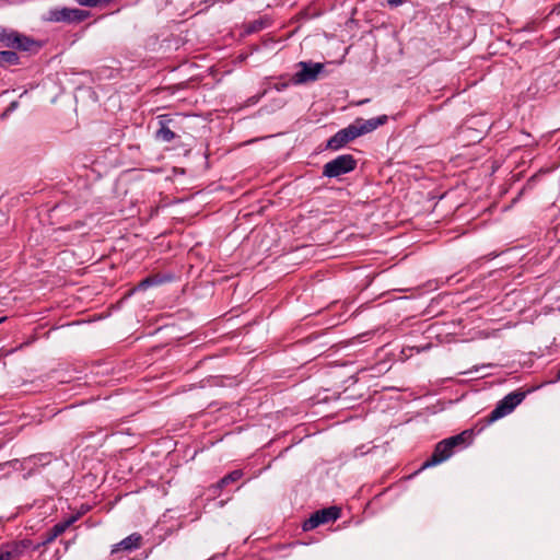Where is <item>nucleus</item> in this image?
Wrapping results in <instances>:
<instances>
[{
    "label": "nucleus",
    "instance_id": "obj_1",
    "mask_svg": "<svg viewBox=\"0 0 560 560\" xmlns=\"http://www.w3.org/2000/svg\"><path fill=\"white\" fill-rule=\"evenodd\" d=\"M470 439L471 432L464 431L439 442L432 455L422 464L421 469L433 467L447 460L455 453L456 448L466 447Z\"/></svg>",
    "mask_w": 560,
    "mask_h": 560
},
{
    "label": "nucleus",
    "instance_id": "obj_2",
    "mask_svg": "<svg viewBox=\"0 0 560 560\" xmlns=\"http://www.w3.org/2000/svg\"><path fill=\"white\" fill-rule=\"evenodd\" d=\"M0 42H2L4 46L9 48L23 51H32L34 48H40V44L32 37L21 34L14 30H8L4 27H0Z\"/></svg>",
    "mask_w": 560,
    "mask_h": 560
},
{
    "label": "nucleus",
    "instance_id": "obj_3",
    "mask_svg": "<svg viewBox=\"0 0 560 560\" xmlns=\"http://www.w3.org/2000/svg\"><path fill=\"white\" fill-rule=\"evenodd\" d=\"M357 167V160L351 154H341L327 162L323 167V175L336 178L352 172Z\"/></svg>",
    "mask_w": 560,
    "mask_h": 560
},
{
    "label": "nucleus",
    "instance_id": "obj_4",
    "mask_svg": "<svg viewBox=\"0 0 560 560\" xmlns=\"http://www.w3.org/2000/svg\"><path fill=\"white\" fill-rule=\"evenodd\" d=\"M525 398L524 392H512L504 396L489 413L488 422H494L510 415Z\"/></svg>",
    "mask_w": 560,
    "mask_h": 560
},
{
    "label": "nucleus",
    "instance_id": "obj_5",
    "mask_svg": "<svg viewBox=\"0 0 560 560\" xmlns=\"http://www.w3.org/2000/svg\"><path fill=\"white\" fill-rule=\"evenodd\" d=\"M89 16V11L65 7L49 10L47 20L50 22L79 23Z\"/></svg>",
    "mask_w": 560,
    "mask_h": 560
},
{
    "label": "nucleus",
    "instance_id": "obj_6",
    "mask_svg": "<svg viewBox=\"0 0 560 560\" xmlns=\"http://www.w3.org/2000/svg\"><path fill=\"white\" fill-rule=\"evenodd\" d=\"M299 67L301 70L292 78L294 84H304L317 80L319 73L324 69L323 63L312 61H301L299 62Z\"/></svg>",
    "mask_w": 560,
    "mask_h": 560
},
{
    "label": "nucleus",
    "instance_id": "obj_7",
    "mask_svg": "<svg viewBox=\"0 0 560 560\" xmlns=\"http://www.w3.org/2000/svg\"><path fill=\"white\" fill-rule=\"evenodd\" d=\"M80 515H72L69 518L54 525L43 537V540L34 547V550H38L40 547L52 542L58 536L63 534L72 524L79 520Z\"/></svg>",
    "mask_w": 560,
    "mask_h": 560
},
{
    "label": "nucleus",
    "instance_id": "obj_8",
    "mask_svg": "<svg viewBox=\"0 0 560 560\" xmlns=\"http://www.w3.org/2000/svg\"><path fill=\"white\" fill-rule=\"evenodd\" d=\"M387 119L388 118L386 115H382L370 119L358 118L352 124H350V126L358 138L377 129L380 126L384 125L387 121Z\"/></svg>",
    "mask_w": 560,
    "mask_h": 560
},
{
    "label": "nucleus",
    "instance_id": "obj_9",
    "mask_svg": "<svg viewBox=\"0 0 560 560\" xmlns=\"http://www.w3.org/2000/svg\"><path fill=\"white\" fill-rule=\"evenodd\" d=\"M357 139L354 131L351 126H347L343 129L337 131L328 141L327 148L331 150H339L345 147L348 142Z\"/></svg>",
    "mask_w": 560,
    "mask_h": 560
},
{
    "label": "nucleus",
    "instance_id": "obj_10",
    "mask_svg": "<svg viewBox=\"0 0 560 560\" xmlns=\"http://www.w3.org/2000/svg\"><path fill=\"white\" fill-rule=\"evenodd\" d=\"M36 545L30 539H23L4 546V549L10 553V560L20 558L27 549H33Z\"/></svg>",
    "mask_w": 560,
    "mask_h": 560
},
{
    "label": "nucleus",
    "instance_id": "obj_11",
    "mask_svg": "<svg viewBox=\"0 0 560 560\" xmlns=\"http://www.w3.org/2000/svg\"><path fill=\"white\" fill-rule=\"evenodd\" d=\"M141 540H142L141 535L138 533H133V534L129 535L128 537L124 538L117 545H115L112 552H116L117 550L131 551V550L138 549L140 547Z\"/></svg>",
    "mask_w": 560,
    "mask_h": 560
},
{
    "label": "nucleus",
    "instance_id": "obj_12",
    "mask_svg": "<svg viewBox=\"0 0 560 560\" xmlns=\"http://www.w3.org/2000/svg\"><path fill=\"white\" fill-rule=\"evenodd\" d=\"M172 279L171 276L168 275H152V276H149L144 279H142L138 285H137V290H141V291H144L151 287H155V285H160L164 282H167Z\"/></svg>",
    "mask_w": 560,
    "mask_h": 560
},
{
    "label": "nucleus",
    "instance_id": "obj_13",
    "mask_svg": "<svg viewBox=\"0 0 560 560\" xmlns=\"http://www.w3.org/2000/svg\"><path fill=\"white\" fill-rule=\"evenodd\" d=\"M20 57L19 55L13 50H2L0 51V66L1 67H9L19 65Z\"/></svg>",
    "mask_w": 560,
    "mask_h": 560
},
{
    "label": "nucleus",
    "instance_id": "obj_14",
    "mask_svg": "<svg viewBox=\"0 0 560 560\" xmlns=\"http://www.w3.org/2000/svg\"><path fill=\"white\" fill-rule=\"evenodd\" d=\"M155 138L163 142H171L176 138V135L166 126L165 122L160 121V128L155 132Z\"/></svg>",
    "mask_w": 560,
    "mask_h": 560
},
{
    "label": "nucleus",
    "instance_id": "obj_15",
    "mask_svg": "<svg viewBox=\"0 0 560 560\" xmlns=\"http://www.w3.org/2000/svg\"><path fill=\"white\" fill-rule=\"evenodd\" d=\"M317 512H318L320 520L324 524L334 522L337 518H339V516H340V510L336 506L323 509Z\"/></svg>",
    "mask_w": 560,
    "mask_h": 560
},
{
    "label": "nucleus",
    "instance_id": "obj_16",
    "mask_svg": "<svg viewBox=\"0 0 560 560\" xmlns=\"http://www.w3.org/2000/svg\"><path fill=\"white\" fill-rule=\"evenodd\" d=\"M242 477H243L242 470H240V469L233 470L230 474L225 475L223 478H221L219 480V482L217 483V487L219 489H223L228 485L240 480Z\"/></svg>",
    "mask_w": 560,
    "mask_h": 560
},
{
    "label": "nucleus",
    "instance_id": "obj_17",
    "mask_svg": "<svg viewBox=\"0 0 560 560\" xmlns=\"http://www.w3.org/2000/svg\"><path fill=\"white\" fill-rule=\"evenodd\" d=\"M320 524H324L320 520V516L318 512H315L308 520H306L303 524L304 530H311L319 526Z\"/></svg>",
    "mask_w": 560,
    "mask_h": 560
},
{
    "label": "nucleus",
    "instance_id": "obj_18",
    "mask_svg": "<svg viewBox=\"0 0 560 560\" xmlns=\"http://www.w3.org/2000/svg\"><path fill=\"white\" fill-rule=\"evenodd\" d=\"M80 5L95 8L102 3H107L109 0H75Z\"/></svg>",
    "mask_w": 560,
    "mask_h": 560
},
{
    "label": "nucleus",
    "instance_id": "obj_19",
    "mask_svg": "<svg viewBox=\"0 0 560 560\" xmlns=\"http://www.w3.org/2000/svg\"><path fill=\"white\" fill-rule=\"evenodd\" d=\"M18 107H19L18 101L11 102L9 104V106L5 108V110L3 112L2 116L8 117L11 113H13L15 109H18Z\"/></svg>",
    "mask_w": 560,
    "mask_h": 560
},
{
    "label": "nucleus",
    "instance_id": "obj_20",
    "mask_svg": "<svg viewBox=\"0 0 560 560\" xmlns=\"http://www.w3.org/2000/svg\"><path fill=\"white\" fill-rule=\"evenodd\" d=\"M408 0H387V3L392 8H397L404 3H406Z\"/></svg>",
    "mask_w": 560,
    "mask_h": 560
},
{
    "label": "nucleus",
    "instance_id": "obj_21",
    "mask_svg": "<svg viewBox=\"0 0 560 560\" xmlns=\"http://www.w3.org/2000/svg\"><path fill=\"white\" fill-rule=\"evenodd\" d=\"M0 560H10V553L3 548L0 549Z\"/></svg>",
    "mask_w": 560,
    "mask_h": 560
},
{
    "label": "nucleus",
    "instance_id": "obj_22",
    "mask_svg": "<svg viewBox=\"0 0 560 560\" xmlns=\"http://www.w3.org/2000/svg\"><path fill=\"white\" fill-rule=\"evenodd\" d=\"M287 86H288V83H283V84H281V86H278L277 90L281 91V90L285 89Z\"/></svg>",
    "mask_w": 560,
    "mask_h": 560
},
{
    "label": "nucleus",
    "instance_id": "obj_23",
    "mask_svg": "<svg viewBox=\"0 0 560 560\" xmlns=\"http://www.w3.org/2000/svg\"><path fill=\"white\" fill-rule=\"evenodd\" d=\"M556 37H560V26L555 30Z\"/></svg>",
    "mask_w": 560,
    "mask_h": 560
},
{
    "label": "nucleus",
    "instance_id": "obj_24",
    "mask_svg": "<svg viewBox=\"0 0 560 560\" xmlns=\"http://www.w3.org/2000/svg\"><path fill=\"white\" fill-rule=\"evenodd\" d=\"M558 380H560V370L558 371Z\"/></svg>",
    "mask_w": 560,
    "mask_h": 560
},
{
    "label": "nucleus",
    "instance_id": "obj_25",
    "mask_svg": "<svg viewBox=\"0 0 560 560\" xmlns=\"http://www.w3.org/2000/svg\"><path fill=\"white\" fill-rule=\"evenodd\" d=\"M3 320H4V317H1V318H0V323H2Z\"/></svg>",
    "mask_w": 560,
    "mask_h": 560
}]
</instances>
